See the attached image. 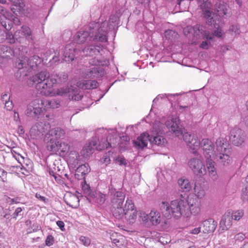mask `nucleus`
<instances>
[{"mask_svg":"<svg viewBox=\"0 0 248 248\" xmlns=\"http://www.w3.org/2000/svg\"><path fill=\"white\" fill-rule=\"evenodd\" d=\"M44 109L48 108H57L60 106V101L56 99L43 100Z\"/></svg>","mask_w":248,"mask_h":248,"instance_id":"72a5a7b5","label":"nucleus"},{"mask_svg":"<svg viewBox=\"0 0 248 248\" xmlns=\"http://www.w3.org/2000/svg\"><path fill=\"white\" fill-rule=\"evenodd\" d=\"M217 152L219 153H226L229 151V149H227L229 146L227 139L225 138H218L216 142Z\"/></svg>","mask_w":248,"mask_h":248,"instance_id":"bb28decb","label":"nucleus"},{"mask_svg":"<svg viewBox=\"0 0 248 248\" xmlns=\"http://www.w3.org/2000/svg\"><path fill=\"white\" fill-rule=\"evenodd\" d=\"M40 58L37 56H33L31 59L24 58L21 60L18 64L17 72L16 73V77L19 80H23L31 72L32 70L37 65V62Z\"/></svg>","mask_w":248,"mask_h":248,"instance_id":"1a4fd4ad","label":"nucleus"},{"mask_svg":"<svg viewBox=\"0 0 248 248\" xmlns=\"http://www.w3.org/2000/svg\"><path fill=\"white\" fill-rule=\"evenodd\" d=\"M78 167L76 168V172L81 173L82 175H85L88 173L90 171L89 165L88 164H81V163L78 165Z\"/></svg>","mask_w":248,"mask_h":248,"instance_id":"a19ab883","label":"nucleus"},{"mask_svg":"<svg viewBox=\"0 0 248 248\" xmlns=\"http://www.w3.org/2000/svg\"><path fill=\"white\" fill-rule=\"evenodd\" d=\"M108 22L104 21L101 24L98 22H91L88 25V29L90 31L92 42H106L108 41Z\"/></svg>","mask_w":248,"mask_h":248,"instance_id":"423d86ee","label":"nucleus"},{"mask_svg":"<svg viewBox=\"0 0 248 248\" xmlns=\"http://www.w3.org/2000/svg\"><path fill=\"white\" fill-rule=\"evenodd\" d=\"M15 36L17 42H21V39L25 38L28 41L33 40L32 32L31 29L27 26H22L20 30L15 32Z\"/></svg>","mask_w":248,"mask_h":248,"instance_id":"a211bd4d","label":"nucleus"},{"mask_svg":"<svg viewBox=\"0 0 248 248\" xmlns=\"http://www.w3.org/2000/svg\"><path fill=\"white\" fill-rule=\"evenodd\" d=\"M246 235L245 233L242 232L237 233L235 235L234 239L235 241L242 242L246 238Z\"/></svg>","mask_w":248,"mask_h":248,"instance_id":"5fc2aeb1","label":"nucleus"},{"mask_svg":"<svg viewBox=\"0 0 248 248\" xmlns=\"http://www.w3.org/2000/svg\"><path fill=\"white\" fill-rule=\"evenodd\" d=\"M187 165L193 173L199 177H202L206 173V168L200 158H191L187 162Z\"/></svg>","mask_w":248,"mask_h":248,"instance_id":"ddd939ff","label":"nucleus"},{"mask_svg":"<svg viewBox=\"0 0 248 248\" xmlns=\"http://www.w3.org/2000/svg\"><path fill=\"white\" fill-rule=\"evenodd\" d=\"M177 35V33L171 30H168L165 32V36L168 40L172 41V39L175 38Z\"/></svg>","mask_w":248,"mask_h":248,"instance_id":"de8ad7c7","label":"nucleus"},{"mask_svg":"<svg viewBox=\"0 0 248 248\" xmlns=\"http://www.w3.org/2000/svg\"><path fill=\"white\" fill-rule=\"evenodd\" d=\"M211 41H212L213 40H207L206 39V41L202 42L200 45V47L202 49H208L211 46Z\"/></svg>","mask_w":248,"mask_h":248,"instance_id":"6e6d98bb","label":"nucleus"},{"mask_svg":"<svg viewBox=\"0 0 248 248\" xmlns=\"http://www.w3.org/2000/svg\"><path fill=\"white\" fill-rule=\"evenodd\" d=\"M31 80L36 84V90L42 95H45V91L57 83L55 78L50 77L46 71H42L31 78Z\"/></svg>","mask_w":248,"mask_h":248,"instance_id":"0eeeda50","label":"nucleus"},{"mask_svg":"<svg viewBox=\"0 0 248 248\" xmlns=\"http://www.w3.org/2000/svg\"><path fill=\"white\" fill-rule=\"evenodd\" d=\"M91 44L86 46L82 50L76 47L74 44H67L61 52H55V55L52 59L55 62L65 61L67 62H72L74 59H77L80 56H93L97 55L102 49V45L93 42H90Z\"/></svg>","mask_w":248,"mask_h":248,"instance_id":"f03ea898","label":"nucleus"},{"mask_svg":"<svg viewBox=\"0 0 248 248\" xmlns=\"http://www.w3.org/2000/svg\"><path fill=\"white\" fill-rule=\"evenodd\" d=\"M5 108L7 110H11L14 107V105L12 100H9L4 102Z\"/></svg>","mask_w":248,"mask_h":248,"instance_id":"bf43d9fd","label":"nucleus"},{"mask_svg":"<svg viewBox=\"0 0 248 248\" xmlns=\"http://www.w3.org/2000/svg\"><path fill=\"white\" fill-rule=\"evenodd\" d=\"M54 242V237L51 235H48L45 241L46 245L47 246H51L53 244Z\"/></svg>","mask_w":248,"mask_h":248,"instance_id":"4d7b16f0","label":"nucleus"},{"mask_svg":"<svg viewBox=\"0 0 248 248\" xmlns=\"http://www.w3.org/2000/svg\"><path fill=\"white\" fill-rule=\"evenodd\" d=\"M79 240L81 243L85 247H88L91 244V240L89 237L84 236H81L79 237Z\"/></svg>","mask_w":248,"mask_h":248,"instance_id":"864d4df0","label":"nucleus"},{"mask_svg":"<svg viewBox=\"0 0 248 248\" xmlns=\"http://www.w3.org/2000/svg\"><path fill=\"white\" fill-rule=\"evenodd\" d=\"M229 31L232 35H238L241 32L240 27L238 25H233L231 26L229 28Z\"/></svg>","mask_w":248,"mask_h":248,"instance_id":"a18cd8bd","label":"nucleus"},{"mask_svg":"<svg viewBox=\"0 0 248 248\" xmlns=\"http://www.w3.org/2000/svg\"><path fill=\"white\" fill-rule=\"evenodd\" d=\"M149 221L154 225L159 224L161 221L160 213L154 210H152L149 213Z\"/></svg>","mask_w":248,"mask_h":248,"instance_id":"f704fd0d","label":"nucleus"},{"mask_svg":"<svg viewBox=\"0 0 248 248\" xmlns=\"http://www.w3.org/2000/svg\"><path fill=\"white\" fill-rule=\"evenodd\" d=\"M98 139L96 137L93 138L84 146L81 153L84 156H88L93 154L94 149L100 151L105 148L107 149L109 147H114L118 143V138H113L112 140L110 139V137L108 136L107 139V143L102 144H99L97 145Z\"/></svg>","mask_w":248,"mask_h":248,"instance_id":"6e6552de","label":"nucleus"},{"mask_svg":"<svg viewBox=\"0 0 248 248\" xmlns=\"http://www.w3.org/2000/svg\"><path fill=\"white\" fill-rule=\"evenodd\" d=\"M49 173L50 175L54 177L56 180L57 179V175H60V174H58L57 172H55L54 170H52L51 168L49 169Z\"/></svg>","mask_w":248,"mask_h":248,"instance_id":"69168bd1","label":"nucleus"},{"mask_svg":"<svg viewBox=\"0 0 248 248\" xmlns=\"http://www.w3.org/2000/svg\"><path fill=\"white\" fill-rule=\"evenodd\" d=\"M229 152L219 153L216 155L214 159H217V161L224 166H229L232 163V159L228 155Z\"/></svg>","mask_w":248,"mask_h":248,"instance_id":"b1692460","label":"nucleus"},{"mask_svg":"<svg viewBox=\"0 0 248 248\" xmlns=\"http://www.w3.org/2000/svg\"><path fill=\"white\" fill-rule=\"evenodd\" d=\"M49 127V124L47 122H38L31 128V132L39 135L43 134Z\"/></svg>","mask_w":248,"mask_h":248,"instance_id":"a878e982","label":"nucleus"},{"mask_svg":"<svg viewBox=\"0 0 248 248\" xmlns=\"http://www.w3.org/2000/svg\"><path fill=\"white\" fill-rule=\"evenodd\" d=\"M43 100L39 98L33 99L27 106L26 115L29 117H37L43 111L44 107Z\"/></svg>","mask_w":248,"mask_h":248,"instance_id":"4468645a","label":"nucleus"},{"mask_svg":"<svg viewBox=\"0 0 248 248\" xmlns=\"http://www.w3.org/2000/svg\"><path fill=\"white\" fill-rule=\"evenodd\" d=\"M65 134L64 130L60 127H55L51 129L46 135V138H50V141L58 140L63 136Z\"/></svg>","mask_w":248,"mask_h":248,"instance_id":"393cba45","label":"nucleus"},{"mask_svg":"<svg viewBox=\"0 0 248 248\" xmlns=\"http://www.w3.org/2000/svg\"><path fill=\"white\" fill-rule=\"evenodd\" d=\"M167 130H169L173 132L179 137L183 135L184 128L180 125V120L178 117H175L166 122Z\"/></svg>","mask_w":248,"mask_h":248,"instance_id":"dca6fc26","label":"nucleus"},{"mask_svg":"<svg viewBox=\"0 0 248 248\" xmlns=\"http://www.w3.org/2000/svg\"><path fill=\"white\" fill-rule=\"evenodd\" d=\"M11 153L12 155L17 161V162L20 164L21 167V170H22L24 168L23 166V162L24 160V157L21 156L19 154L16 153V151H15L14 149L11 150Z\"/></svg>","mask_w":248,"mask_h":248,"instance_id":"79ce46f5","label":"nucleus"},{"mask_svg":"<svg viewBox=\"0 0 248 248\" xmlns=\"http://www.w3.org/2000/svg\"><path fill=\"white\" fill-rule=\"evenodd\" d=\"M183 139L186 142L189 148L193 150V154L197 155V150L201 146V142L198 137L193 134L186 132L183 134Z\"/></svg>","mask_w":248,"mask_h":248,"instance_id":"f3484780","label":"nucleus"},{"mask_svg":"<svg viewBox=\"0 0 248 248\" xmlns=\"http://www.w3.org/2000/svg\"><path fill=\"white\" fill-rule=\"evenodd\" d=\"M6 39L8 40V42L10 44H14L17 41V39L15 36V33L13 35L11 32H8L6 33Z\"/></svg>","mask_w":248,"mask_h":248,"instance_id":"8fccbe9b","label":"nucleus"},{"mask_svg":"<svg viewBox=\"0 0 248 248\" xmlns=\"http://www.w3.org/2000/svg\"><path fill=\"white\" fill-rule=\"evenodd\" d=\"M207 190V187L204 185L196 184L193 189L194 194L198 199H202L205 195Z\"/></svg>","mask_w":248,"mask_h":248,"instance_id":"2f4dec72","label":"nucleus"},{"mask_svg":"<svg viewBox=\"0 0 248 248\" xmlns=\"http://www.w3.org/2000/svg\"><path fill=\"white\" fill-rule=\"evenodd\" d=\"M58 146L59 151L60 152V154L62 155H64L65 154H66L68 152L70 149V145L68 144V143L64 141H59Z\"/></svg>","mask_w":248,"mask_h":248,"instance_id":"58836bf2","label":"nucleus"},{"mask_svg":"<svg viewBox=\"0 0 248 248\" xmlns=\"http://www.w3.org/2000/svg\"><path fill=\"white\" fill-rule=\"evenodd\" d=\"M13 54L14 51L11 47L0 45V56L8 58L13 56Z\"/></svg>","mask_w":248,"mask_h":248,"instance_id":"c9c22d12","label":"nucleus"},{"mask_svg":"<svg viewBox=\"0 0 248 248\" xmlns=\"http://www.w3.org/2000/svg\"><path fill=\"white\" fill-rule=\"evenodd\" d=\"M180 93H174V94H170V93H164V94H160L158 95L154 100L153 101V103L154 104L156 103L160 99H162L165 97L167 98L171 102L173 101V100L171 99V98L172 97L177 96L180 95Z\"/></svg>","mask_w":248,"mask_h":248,"instance_id":"ea45409f","label":"nucleus"},{"mask_svg":"<svg viewBox=\"0 0 248 248\" xmlns=\"http://www.w3.org/2000/svg\"><path fill=\"white\" fill-rule=\"evenodd\" d=\"M89 63L92 66L91 67L84 69L81 73V77L83 78H99L105 74V70L102 66V62L95 58L89 60Z\"/></svg>","mask_w":248,"mask_h":248,"instance_id":"9d476101","label":"nucleus"},{"mask_svg":"<svg viewBox=\"0 0 248 248\" xmlns=\"http://www.w3.org/2000/svg\"><path fill=\"white\" fill-rule=\"evenodd\" d=\"M140 218L142 221L147 222L149 220V214H147L145 212L141 211L140 212Z\"/></svg>","mask_w":248,"mask_h":248,"instance_id":"13d9d810","label":"nucleus"},{"mask_svg":"<svg viewBox=\"0 0 248 248\" xmlns=\"http://www.w3.org/2000/svg\"><path fill=\"white\" fill-rule=\"evenodd\" d=\"M0 14L2 15L3 16L6 17L7 16H9V13L7 12L3 7L0 6Z\"/></svg>","mask_w":248,"mask_h":248,"instance_id":"0e129e2a","label":"nucleus"},{"mask_svg":"<svg viewBox=\"0 0 248 248\" xmlns=\"http://www.w3.org/2000/svg\"><path fill=\"white\" fill-rule=\"evenodd\" d=\"M241 199L243 201L248 200V184L242 190Z\"/></svg>","mask_w":248,"mask_h":248,"instance_id":"603ef678","label":"nucleus"},{"mask_svg":"<svg viewBox=\"0 0 248 248\" xmlns=\"http://www.w3.org/2000/svg\"><path fill=\"white\" fill-rule=\"evenodd\" d=\"M82 189L84 191V193L87 198H89L94 191H92L90 189L89 185L86 184L85 181L82 183Z\"/></svg>","mask_w":248,"mask_h":248,"instance_id":"c03bdc74","label":"nucleus"},{"mask_svg":"<svg viewBox=\"0 0 248 248\" xmlns=\"http://www.w3.org/2000/svg\"><path fill=\"white\" fill-rule=\"evenodd\" d=\"M246 139L245 132L241 129L235 127L230 132L229 140L234 146H240L244 142Z\"/></svg>","mask_w":248,"mask_h":248,"instance_id":"2eb2a0df","label":"nucleus"},{"mask_svg":"<svg viewBox=\"0 0 248 248\" xmlns=\"http://www.w3.org/2000/svg\"><path fill=\"white\" fill-rule=\"evenodd\" d=\"M54 85H51L48 90L45 91V96H54L56 95L62 96L67 93L70 92L71 90L68 87H62L59 89H54L53 88Z\"/></svg>","mask_w":248,"mask_h":248,"instance_id":"6ab92c4d","label":"nucleus"},{"mask_svg":"<svg viewBox=\"0 0 248 248\" xmlns=\"http://www.w3.org/2000/svg\"><path fill=\"white\" fill-rule=\"evenodd\" d=\"M108 196L111 204V212L115 218H119L123 216L124 202L125 194L114 188H109Z\"/></svg>","mask_w":248,"mask_h":248,"instance_id":"39448f33","label":"nucleus"},{"mask_svg":"<svg viewBox=\"0 0 248 248\" xmlns=\"http://www.w3.org/2000/svg\"><path fill=\"white\" fill-rule=\"evenodd\" d=\"M201 146L203 152V154L206 158L207 168L208 174L210 178L216 181L218 178L217 171L215 167V148L213 142L208 139H203L201 141Z\"/></svg>","mask_w":248,"mask_h":248,"instance_id":"20e7f679","label":"nucleus"},{"mask_svg":"<svg viewBox=\"0 0 248 248\" xmlns=\"http://www.w3.org/2000/svg\"><path fill=\"white\" fill-rule=\"evenodd\" d=\"M88 28V26L85 28V30L78 31L75 35L74 39L77 43L82 44L87 40L92 42L91 39V34Z\"/></svg>","mask_w":248,"mask_h":248,"instance_id":"412c9836","label":"nucleus"},{"mask_svg":"<svg viewBox=\"0 0 248 248\" xmlns=\"http://www.w3.org/2000/svg\"><path fill=\"white\" fill-rule=\"evenodd\" d=\"M231 212H227L222 217L219 223V228L222 231L228 230L232 225Z\"/></svg>","mask_w":248,"mask_h":248,"instance_id":"5701e85b","label":"nucleus"},{"mask_svg":"<svg viewBox=\"0 0 248 248\" xmlns=\"http://www.w3.org/2000/svg\"><path fill=\"white\" fill-rule=\"evenodd\" d=\"M79 200L78 197L75 194L70 195L69 201L66 202V203L69 206L73 208H76L79 205Z\"/></svg>","mask_w":248,"mask_h":248,"instance_id":"e433bc0d","label":"nucleus"},{"mask_svg":"<svg viewBox=\"0 0 248 248\" xmlns=\"http://www.w3.org/2000/svg\"><path fill=\"white\" fill-rule=\"evenodd\" d=\"M56 76L58 78L57 79H56L57 80V82H64L68 79V75L66 73H60L58 74H56Z\"/></svg>","mask_w":248,"mask_h":248,"instance_id":"09e8293b","label":"nucleus"},{"mask_svg":"<svg viewBox=\"0 0 248 248\" xmlns=\"http://www.w3.org/2000/svg\"><path fill=\"white\" fill-rule=\"evenodd\" d=\"M156 135V136H154L153 138H150L148 134L143 133L138 137L136 140L133 141L134 146L136 147L142 149L147 146L149 141H150L152 144H155L158 146L164 145L166 142V139L160 134Z\"/></svg>","mask_w":248,"mask_h":248,"instance_id":"9b49d317","label":"nucleus"},{"mask_svg":"<svg viewBox=\"0 0 248 248\" xmlns=\"http://www.w3.org/2000/svg\"><path fill=\"white\" fill-rule=\"evenodd\" d=\"M77 86L82 89H92L98 86V82L95 80H85L78 81Z\"/></svg>","mask_w":248,"mask_h":248,"instance_id":"cd10ccee","label":"nucleus"},{"mask_svg":"<svg viewBox=\"0 0 248 248\" xmlns=\"http://www.w3.org/2000/svg\"><path fill=\"white\" fill-rule=\"evenodd\" d=\"M178 183L180 188V190L183 192H189L192 188L190 183L187 179L180 178L178 180ZM185 194L186 195V193Z\"/></svg>","mask_w":248,"mask_h":248,"instance_id":"473e14b6","label":"nucleus"},{"mask_svg":"<svg viewBox=\"0 0 248 248\" xmlns=\"http://www.w3.org/2000/svg\"><path fill=\"white\" fill-rule=\"evenodd\" d=\"M81 163V158L78 152L75 151H71L67 158V164L69 167L72 169H75Z\"/></svg>","mask_w":248,"mask_h":248,"instance_id":"aec40b11","label":"nucleus"},{"mask_svg":"<svg viewBox=\"0 0 248 248\" xmlns=\"http://www.w3.org/2000/svg\"><path fill=\"white\" fill-rule=\"evenodd\" d=\"M56 224L62 231L64 230V223L62 221L58 220L56 222Z\"/></svg>","mask_w":248,"mask_h":248,"instance_id":"338daca9","label":"nucleus"},{"mask_svg":"<svg viewBox=\"0 0 248 248\" xmlns=\"http://www.w3.org/2000/svg\"><path fill=\"white\" fill-rule=\"evenodd\" d=\"M0 24L6 31H8L11 29L12 22L7 19L5 21L2 20L0 21Z\"/></svg>","mask_w":248,"mask_h":248,"instance_id":"3c124183","label":"nucleus"},{"mask_svg":"<svg viewBox=\"0 0 248 248\" xmlns=\"http://www.w3.org/2000/svg\"><path fill=\"white\" fill-rule=\"evenodd\" d=\"M123 216L117 219H121L124 217L126 221L129 224H133L137 220V211L133 201L130 198H127L123 212Z\"/></svg>","mask_w":248,"mask_h":248,"instance_id":"f8f14e48","label":"nucleus"},{"mask_svg":"<svg viewBox=\"0 0 248 248\" xmlns=\"http://www.w3.org/2000/svg\"><path fill=\"white\" fill-rule=\"evenodd\" d=\"M209 18H206L208 22L211 26H214L215 30L212 32H210L207 30L206 28L202 25L197 24L195 26H187L184 30V32L185 35H187L189 33H193V35L197 38H202L203 39H207V40H213L215 37L217 38H221L224 35V32L218 24L215 23V20L213 19V16Z\"/></svg>","mask_w":248,"mask_h":248,"instance_id":"7ed1b4c3","label":"nucleus"},{"mask_svg":"<svg viewBox=\"0 0 248 248\" xmlns=\"http://www.w3.org/2000/svg\"><path fill=\"white\" fill-rule=\"evenodd\" d=\"M231 218L234 220H239L244 215L242 210H237L231 213Z\"/></svg>","mask_w":248,"mask_h":248,"instance_id":"49530a36","label":"nucleus"},{"mask_svg":"<svg viewBox=\"0 0 248 248\" xmlns=\"http://www.w3.org/2000/svg\"><path fill=\"white\" fill-rule=\"evenodd\" d=\"M203 232L209 233L213 232L217 227V222L212 218L204 220L202 223Z\"/></svg>","mask_w":248,"mask_h":248,"instance_id":"c85d7f7f","label":"nucleus"},{"mask_svg":"<svg viewBox=\"0 0 248 248\" xmlns=\"http://www.w3.org/2000/svg\"><path fill=\"white\" fill-rule=\"evenodd\" d=\"M87 199L90 202L101 205L106 201V195L102 193L94 191Z\"/></svg>","mask_w":248,"mask_h":248,"instance_id":"4be33fe9","label":"nucleus"},{"mask_svg":"<svg viewBox=\"0 0 248 248\" xmlns=\"http://www.w3.org/2000/svg\"><path fill=\"white\" fill-rule=\"evenodd\" d=\"M22 211V209L21 207L17 208L13 214L14 218H16L18 216L19 213H20Z\"/></svg>","mask_w":248,"mask_h":248,"instance_id":"774afa93","label":"nucleus"},{"mask_svg":"<svg viewBox=\"0 0 248 248\" xmlns=\"http://www.w3.org/2000/svg\"><path fill=\"white\" fill-rule=\"evenodd\" d=\"M107 133V131L106 129L104 128H100L98 129L96 131V135L99 137L100 135L103 134L104 135H106Z\"/></svg>","mask_w":248,"mask_h":248,"instance_id":"680f3d73","label":"nucleus"},{"mask_svg":"<svg viewBox=\"0 0 248 248\" xmlns=\"http://www.w3.org/2000/svg\"><path fill=\"white\" fill-rule=\"evenodd\" d=\"M58 144H59V141H55V140H53L50 141V139L49 140V143L47 145V147L49 150L53 152H56L59 151L58 148Z\"/></svg>","mask_w":248,"mask_h":248,"instance_id":"37998d69","label":"nucleus"},{"mask_svg":"<svg viewBox=\"0 0 248 248\" xmlns=\"http://www.w3.org/2000/svg\"><path fill=\"white\" fill-rule=\"evenodd\" d=\"M116 161L120 165H125L126 164V160L124 157H119L116 159Z\"/></svg>","mask_w":248,"mask_h":248,"instance_id":"e2e57ef3","label":"nucleus"},{"mask_svg":"<svg viewBox=\"0 0 248 248\" xmlns=\"http://www.w3.org/2000/svg\"><path fill=\"white\" fill-rule=\"evenodd\" d=\"M10 1L16 8V9L14 7L11 8V10L14 14H16V11L17 12L21 11L25 6L22 0H10Z\"/></svg>","mask_w":248,"mask_h":248,"instance_id":"4c0bfd02","label":"nucleus"},{"mask_svg":"<svg viewBox=\"0 0 248 248\" xmlns=\"http://www.w3.org/2000/svg\"><path fill=\"white\" fill-rule=\"evenodd\" d=\"M216 8L219 16H230L231 14L228 12L229 11V6L224 2L216 4Z\"/></svg>","mask_w":248,"mask_h":248,"instance_id":"c756f323","label":"nucleus"},{"mask_svg":"<svg viewBox=\"0 0 248 248\" xmlns=\"http://www.w3.org/2000/svg\"><path fill=\"white\" fill-rule=\"evenodd\" d=\"M75 89L76 90V92L72 95L70 94L69 95V98L70 99H71L72 100H81L82 99V96L81 95H79L78 94H77V92H78V90H77V88H75Z\"/></svg>","mask_w":248,"mask_h":248,"instance_id":"052dcab7","label":"nucleus"},{"mask_svg":"<svg viewBox=\"0 0 248 248\" xmlns=\"http://www.w3.org/2000/svg\"><path fill=\"white\" fill-rule=\"evenodd\" d=\"M152 132L154 134H163L167 132L166 124L155 121L153 125Z\"/></svg>","mask_w":248,"mask_h":248,"instance_id":"7c9ffc66","label":"nucleus"},{"mask_svg":"<svg viewBox=\"0 0 248 248\" xmlns=\"http://www.w3.org/2000/svg\"><path fill=\"white\" fill-rule=\"evenodd\" d=\"M185 194L180 195L179 199L171 201L170 203L162 202L160 204L163 216L170 219L172 217L178 219L182 216L186 217L191 215L197 216L201 212L200 205L196 199L187 197Z\"/></svg>","mask_w":248,"mask_h":248,"instance_id":"f257e3e1","label":"nucleus"}]
</instances>
